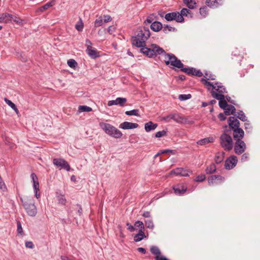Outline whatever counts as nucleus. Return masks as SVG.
<instances>
[{
	"label": "nucleus",
	"mask_w": 260,
	"mask_h": 260,
	"mask_svg": "<svg viewBox=\"0 0 260 260\" xmlns=\"http://www.w3.org/2000/svg\"><path fill=\"white\" fill-rule=\"evenodd\" d=\"M150 36V32L149 29L144 27L138 32L137 36L132 38V43L133 45L138 47L145 46L146 41Z\"/></svg>",
	"instance_id": "f257e3e1"
},
{
	"label": "nucleus",
	"mask_w": 260,
	"mask_h": 260,
	"mask_svg": "<svg viewBox=\"0 0 260 260\" xmlns=\"http://www.w3.org/2000/svg\"><path fill=\"white\" fill-rule=\"evenodd\" d=\"M141 51L149 57L156 56L157 55H160L164 52V50L156 44H151V48L141 47Z\"/></svg>",
	"instance_id": "f03ea898"
},
{
	"label": "nucleus",
	"mask_w": 260,
	"mask_h": 260,
	"mask_svg": "<svg viewBox=\"0 0 260 260\" xmlns=\"http://www.w3.org/2000/svg\"><path fill=\"white\" fill-rule=\"evenodd\" d=\"M162 54L164 56V61L166 65L170 64L178 69L182 68L184 66L181 60L178 59L174 54L167 53L165 50Z\"/></svg>",
	"instance_id": "7ed1b4c3"
},
{
	"label": "nucleus",
	"mask_w": 260,
	"mask_h": 260,
	"mask_svg": "<svg viewBox=\"0 0 260 260\" xmlns=\"http://www.w3.org/2000/svg\"><path fill=\"white\" fill-rule=\"evenodd\" d=\"M100 126L107 135L115 138H120L122 135L119 129L109 123L100 122Z\"/></svg>",
	"instance_id": "20e7f679"
},
{
	"label": "nucleus",
	"mask_w": 260,
	"mask_h": 260,
	"mask_svg": "<svg viewBox=\"0 0 260 260\" xmlns=\"http://www.w3.org/2000/svg\"><path fill=\"white\" fill-rule=\"evenodd\" d=\"M21 201L27 214L31 217L35 216L37 213V209L33 199L27 198L23 200L21 199Z\"/></svg>",
	"instance_id": "39448f33"
},
{
	"label": "nucleus",
	"mask_w": 260,
	"mask_h": 260,
	"mask_svg": "<svg viewBox=\"0 0 260 260\" xmlns=\"http://www.w3.org/2000/svg\"><path fill=\"white\" fill-rule=\"evenodd\" d=\"M220 144L225 151H230L233 148V142L231 136L223 133L220 137Z\"/></svg>",
	"instance_id": "423d86ee"
},
{
	"label": "nucleus",
	"mask_w": 260,
	"mask_h": 260,
	"mask_svg": "<svg viewBox=\"0 0 260 260\" xmlns=\"http://www.w3.org/2000/svg\"><path fill=\"white\" fill-rule=\"evenodd\" d=\"M191 174H192V172L188 170H185L182 168H178L171 171L166 177H189Z\"/></svg>",
	"instance_id": "0eeeda50"
},
{
	"label": "nucleus",
	"mask_w": 260,
	"mask_h": 260,
	"mask_svg": "<svg viewBox=\"0 0 260 260\" xmlns=\"http://www.w3.org/2000/svg\"><path fill=\"white\" fill-rule=\"evenodd\" d=\"M165 18L168 21L175 20L177 22H183L184 21L183 17L178 12L167 13L166 14Z\"/></svg>",
	"instance_id": "6e6552de"
},
{
	"label": "nucleus",
	"mask_w": 260,
	"mask_h": 260,
	"mask_svg": "<svg viewBox=\"0 0 260 260\" xmlns=\"http://www.w3.org/2000/svg\"><path fill=\"white\" fill-rule=\"evenodd\" d=\"M236 141L234 145V151L236 154L240 155L245 151L246 145L245 142L242 140H237Z\"/></svg>",
	"instance_id": "1a4fd4ad"
},
{
	"label": "nucleus",
	"mask_w": 260,
	"mask_h": 260,
	"mask_svg": "<svg viewBox=\"0 0 260 260\" xmlns=\"http://www.w3.org/2000/svg\"><path fill=\"white\" fill-rule=\"evenodd\" d=\"M53 164L57 168L63 169L67 171L70 170V167L67 161L62 158H54L53 159Z\"/></svg>",
	"instance_id": "9d476101"
},
{
	"label": "nucleus",
	"mask_w": 260,
	"mask_h": 260,
	"mask_svg": "<svg viewBox=\"0 0 260 260\" xmlns=\"http://www.w3.org/2000/svg\"><path fill=\"white\" fill-rule=\"evenodd\" d=\"M173 190L175 193L178 196H182L187 191L190 192L192 191L187 189L186 185L182 184H179L174 186Z\"/></svg>",
	"instance_id": "9b49d317"
},
{
	"label": "nucleus",
	"mask_w": 260,
	"mask_h": 260,
	"mask_svg": "<svg viewBox=\"0 0 260 260\" xmlns=\"http://www.w3.org/2000/svg\"><path fill=\"white\" fill-rule=\"evenodd\" d=\"M238 161L236 156L232 155L228 158L224 163V167L227 170H231L236 166Z\"/></svg>",
	"instance_id": "f8f14e48"
},
{
	"label": "nucleus",
	"mask_w": 260,
	"mask_h": 260,
	"mask_svg": "<svg viewBox=\"0 0 260 260\" xmlns=\"http://www.w3.org/2000/svg\"><path fill=\"white\" fill-rule=\"evenodd\" d=\"M151 252L155 255V260H169L163 255H160V251L158 247L155 246H152L150 248Z\"/></svg>",
	"instance_id": "ddd939ff"
},
{
	"label": "nucleus",
	"mask_w": 260,
	"mask_h": 260,
	"mask_svg": "<svg viewBox=\"0 0 260 260\" xmlns=\"http://www.w3.org/2000/svg\"><path fill=\"white\" fill-rule=\"evenodd\" d=\"M228 124L230 128L232 129H235L240 127L239 121L234 116H231L228 119Z\"/></svg>",
	"instance_id": "4468645a"
},
{
	"label": "nucleus",
	"mask_w": 260,
	"mask_h": 260,
	"mask_svg": "<svg viewBox=\"0 0 260 260\" xmlns=\"http://www.w3.org/2000/svg\"><path fill=\"white\" fill-rule=\"evenodd\" d=\"M162 119L166 122H170L171 119H173L177 122H181L183 119L182 117L176 114H171L162 118Z\"/></svg>",
	"instance_id": "2eb2a0df"
},
{
	"label": "nucleus",
	"mask_w": 260,
	"mask_h": 260,
	"mask_svg": "<svg viewBox=\"0 0 260 260\" xmlns=\"http://www.w3.org/2000/svg\"><path fill=\"white\" fill-rule=\"evenodd\" d=\"M126 101L127 100L126 98H117L115 100L109 101L108 103V105L111 106L114 105H119L120 106H123Z\"/></svg>",
	"instance_id": "dca6fc26"
},
{
	"label": "nucleus",
	"mask_w": 260,
	"mask_h": 260,
	"mask_svg": "<svg viewBox=\"0 0 260 260\" xmlns=\"http://www.w3.org/2000/svg\"><path fill=\"white\" fill-rule=\"evenodd\" d=\"M138 124L125 121L119 125V128L123 129H129L137 128Z\"/></svg>",
	"instance_id": "f3484780"
},
{
	"label": "nucleus",
	"mask_w": 260,
	"mask_h": 260,
	"mask_svg": "<svg viewBox=\"0 0 260 260\" xmlns=\"http://www.w3.org/2000/svg\"><path fill=\"white\" fill-rule=\"evenodd\" d=\"M233 135L235 140H242L244 137V132L242 128L239 127L233 130Z\"/></svg>",
	"instance_id": "a211bd4d"
},
{
	"label": "nucleus",
	"mask_w": 260,
	"mask_h": 260,
	"mask_svg": "<svg viewBox=\"0 0 260 260\" xmlns=\"http://www.w3.org/2000/svg\"><path fill=\"white\" fill-rule=\"evenodd\" d=\"M222 0H206V4L208 7L210 8H217L221 5Z\"/></svg>",
	"instance_id": "6ab92c4d"
},
{
	"label": "nucleus",
	"mask_w": 260,
	"mask_h": 260,
	"mask_svg": "<svg viewBox=\"0 0 260 260\" xmlns=\"http://www.w3.org/2000/svg\"><path fill=\"white\" fill-rule=\"evenodd\" d=\"M33 181V189L35 192V196L37 199L40 197V184L38 180H32Z\"/></svg>",
	"instance_id": "aec40b11"
},
{
	"label": "nucleus",
	"mask_w": 260,
	"mask_h": 260,
	"mask_svg": "<svg viewBox=\"0 0 260 260\" xmlns=\"http://www.w3.org/2000/svg\"><path fill=\"white\" fill-rule=\"evenodd\" d=\"M86 52L87 54L92 58H95L99 56L98 52L96 51V50L91 46L87 47Z\"/></svg>",
	"instance_id": "412c9836"
},
{
	"label": "nucleus",
	"mask_w": 260,
	"mask_h": 260,
	"mask_svg": "<svg viewBox=\"0 0 260 260\" xmlns=\"http://www.w3.org/2000/svg\"><path fill=\"white\" fill-rule=\"evenodd\" d=\"M12 18H13V15L8 13H3L0 15V22L8 23L12 21Z\"/></svg>",
	"instance_id": "4be33fe9"
},
{
	"label": "nucleus",
	"mask_w": 260,
	"mask_h": 260,
	"mask_svg": "<svg viewBox=\"0 0 260 260\" xmlns=\"http://www.w3.org/2000/svg\"><path fill=\"white\" fill-rule=\"evenodd\" d=\"M54 5H55V0H52V1H50L49 2H48V3H46V4L43 5V6L40 7L36 11V12L37 13L43 12L45 10L48 9L49 8L53 6Z\"/></svg>",
	"instance_id": "5701e85b"
},
{
	"label": "nucleus",
	"mask_w": 260,
	"mask_h": 260,
	"mask_svg": "<svg viewBox=\"0 0 260 260\" xmlns=\"http://www.w3.org/2000/svg\"><path fill=\"white\" fill-rule=\"evenodd\" d=\"M157 126V124L154 123L152 121H149L145 124V129L147 132H149L151 131L154 130Z\"/></svg>",
	"instance_id": "b1692460"
},
{
	"label": "nucleus",
	"mask_w": 260,
	"mask_h": 260,
	"mask_svg": "<svg viewBox=\"0 0 260 260\" xmlns=\"http://www.w3.org/2000/svg\"><path fill=\"white\" fill-rule=\"evenodd\" d=\"M56 197L58 201V204L62 205H65L67 203V200L65 198L64 195L60 193L59 192H56Z\"/></svg>",
	"instance_id": "393cba45"
},
{
	"label": "nucleus",
	"mask_w": 260,
	"mask_h": 260,
	"mask_svg": "<svg viewBox=\"0 0 260 260\" xmlns=\"http://www.w3.org/2000/svg\"><path fill=\"white\" fill-rule=\"evenodd\" d=\"M150 28L154 31H158L162 29V25L160 22L155 21L151 24Z\"/></svg>",
	"instance_id": "a878e982"
},
{
	"label": "nucleus",
	"mask_w": 260,
	"mask_h": 260,
	"mask_svg": "<svg viewBox=\"0 0 260 260\" xmlns=\"http://www.w3.org/2000/svg\"><path fill=\"white\" fill-rule=\"evenodd\" d=\"M146 236L143 230L140 229L138 234L134 236V240L136 242H139L143 240Z\"/></svg>",
	"instance_id": "bb28decb"
},
{
	"label": "nucleus",
	"mask_w": 260,
	"mask_h": 260,
	"mask_svg": "<svg viewBox=\"0 0 260 260\" xmlns=\"http://www.w3.org/2000/svg\"><path fill=\"white\" fill-rule=\"evenodd\" d=\"M224 110V113L226 115L234 114L236 112L235 107L232 105H229Z\"/></svg>",
	"instance_id": "cd10ccee"
},
{
	"label": "nucleus",
	"mask_w": 260,
	"mask_h": 260,
	"mask_svg": "<svg viewBox=\"0 0 260 260\" xmlns=\"http://www.w3.org/2000/svg\"><path fill=\"white\" fill-rule=\"evenodd\" d=\"M214 139L212 137H209L207 138H204L202 140H199L197 144L199 145H203L206 144H208L209 143H212L214 141Z\"/></svg>",
	"instance_id": "c85d7f7f"
},
{
	"label": "nucleus",
	"mask_w": 260,
	"mask_h": 260,
	"mask_svg": "<svg viewBox=\"0 0 260 260\" xmlns=\"http://www.w3.org/2000/svg\"><path fill=\"white\" fill-rule=\"evenodd\" d=\"M216 86L215 88H213V89H215L217 91H218L219 93H226V89L221 85V83H219L218 82H216L215 83V85Z\"/></svg>",
	"instance_id": "c756f323"
},
{
	"label": "nucleus",
	"mask_w": 260,
	"mask_h": 260,
	"mask_svg": "<svg viewBox=\"0 0 260 260\" xmlns=\"http://www.w3.org/2000/svg\"><path fill=\"white\" fill-rule=\"evenodd\" d=\"M211 95L213 98L220 101L222 99H224V95L222 94L223 93H217L214 90H212L211 92Z\"/></svg>",
	"instance_id": "7c9ffc66"
},
{
	"label": "nucleus",
	"mask_w": 260,
	"mask_h": 260,
	"mask_svg": "<svg viewBox=\"0 0 260 260\" xmlns=\"http://www.w3.org/2000/svg\"><path fill=\"white\" fill-rule=\"evenodd\" d=\"M201 81L203 84L206 86L208 89V90H210L211 88L213 89V88H215L216 86L213 85V84L205 79L204 78L201 79Z\"/></svg>",
	"instance_id": "2f4dec72"
},
{
	"label": "nucleus",
	"mask_w": 260,
	"mask_h": 260,
	"mask_svg": "<svg viewBox=\"0 0 260 260\" xmlns=\"http://www.w3.org/2000/svg\"><path fill=\"white\" fill-rule=\"evenodd\" d=\"M224 154V152H219L216 154L215 161L216 164H219L223 160Z\"/></svg>",
	"instance_id": "473e14b6"
},
{
	"label": "nucleus",
	"mask_w": 260,
	"mask_h": 260,
	"mask_svg": "<svg viewBox=\"0 0 260 260\" xmlns=\"http://www.w3.org/2000/svg\"><path fill=\"white\" fill-rule=\"evenodd\" d=\"M181 71L183 72L186 73L189 75H193V72L195 71V69L193 68H180Z\"/></svg>",
	"instance_id": "72a5a7b5"
},
{
	"label": "nucleus",
	"mask_w": 260,
	"mask_h": 260,
	"mask_svg": "<svg viewBox=\"0 0 260 260\" xmlns=\"http://www.w3.org/2000/svg\"><path fill=\"white\" fill-rule=\"evenodd\" d=\"M97 17L98 18L95 19L94 21L95 27H100L102 26L104 23L103 18L102 16H100L99 17L97 16Z\"/></svg>",
	"instance_id": "f704fd0d"
},
{
	"label": "nucleus",
	"mask_w": 260,
	"mask_h": 260,
	"mask_svg": "<svg viewBox=\"0 0 260 260\" xmlns=\"http://www.w3.org/2000/svg\"><path fill=\"white\" fill-rule=\"evenodd\" d=\"M235 115L243 121H246L247 120L246 116L242 111H240L238 112L237 114H235Z\"/></svg>",
	"instance_id": "c9c22d12"
},
{
	"label": "nucleus",
	"mask_w": 260,
	"mask_h": 260,
	"mask_svg": "<svg viewBox=\"0 0 260 260\" xmlns=\"http://www.w3.org/2000/svg\"><path fill=\"white\" fill-rule=\"evenodd\" d=\"M139 110L138 109H134L131 111H127L125 112V114L128 116L135 115L137 116H139L140 114L139 113Z\"/></svg>",
	"instance_id": "e433bc0d"
},
{
	"label": "nucleus",
	"mask_w": 260,
	"mask_h": 260,
	"mask_svg": "<svg viewBox=\"0 0 260 260\" xmlns=\"http://www.w3.org/2000/svg\"><path fill=\"white\" fill-rule=\"evenodd\" d=\"M176 30L175 27H172L169 25H164L162 26V30L165 33H167L168 31H174Z\"/></svg>",
	"instance_id": "4c0bfd02"
},
{
	"label": "nucleus",
	"mask_w": 260,
	"mask_h": 260,
	"mask_svg": "<svg viewBox=\"0 0 260 260\" xmlns=\"http://www.w3.org/2000/svg\"><path fill=\"white\" fill-rule=\"evenodd\" d=\"M216 170V167L215 165L212 164L208 167L206 169L207 174H212L214 173Z\"/></svg>",
	"instance_id": "58836bf2"
},
{
	"label": "nucleus",
	"mask_w": 260,
	"mask_h": 260,
	"mask_svg": "<svg viewBox=\"0 0 260 260\" xmlns=\"http://www.w3.org/2000/svg\"><path fill=\"white\" fill-rule=\"evenodd\" d=\"M79 111L80 112H90L92 111V108L87 106H79Z\"/></svg>",
	"instance_id": "ea45409f"
},
{
	"label": "nucleus",
	"mask_w": 260,
	"mask_h": 260,
	"mask_svg": "<svg viewBox=\"0 0 260 260\" xmlns=\"http://www.w3.org/2000/svg\"><path fill=\"white\" fill-rule=\"evenodd\" d=\"M229 104H228L226 101L224 100V99L221 100L219 101V107L224 110L228 107Z\"/></svg>",
	"instance_id": "a19ab883"
},
{
	"label": "nucleus",
	"mask_w": 260,
	"mask_h": 260,
	"mask_svg": "<svg viewBox=\"0 0 260 260\" xmlns=\"http://www.w3.org/2000/svg\"><path fill=\"white\" fill-rule=\"evenodd\" d=\"M145 226L149 229H153L154 227L153 221L152 219H148L145 221Z\"/></svg>",
	"instance_id": "79ce46f5"
},
{
	"label": "nucleus",
	"mask_w": 260,
	"mask_h": 260,
	"mask_svg": "<svg viewBox=\"0 0 260 260\" xmlns=\"http://www.w3.org/2000/svg\"><path fill=\"white\" fill-rule=\"evenodd\" d=\"M204 77H205L207 80H214L216 79V76L215 75L207 72L205 73Z\"/></svg>",
	"instance_id": "37998d69"
},
{
	"label": "nucleus",
	"mask_w": 260,
	"mask_h": 260,
	"mask_svg": "<svg viewBox=\"0 0 260 260\" xmlns=\"http://www.w3.org/2000/svg\"><path fill=\"white\" fill-rule=\"evenodd\" d=\"M67 63L68 66L72 68H75L76 66H77V62L73 59H70L68 60Z\"/></svg>",
	"instance_id": "c03bdc74"
},
{
	"label": "nucleus",
	"mask_w": 260,
	"mask_h": 260,
	"mask_svg": "<svg viewBox=\"0 0 260 260\" xmlns=\"http://www.w3.org/2000/svg\"><path fill=\"white\" fill-rule=\"evenodd\" d=\"M191 98V95L190 94H180L179 95V99L180 101H185L188 99H190Z\"/></svg>",
	"instance_id": "a18cd8bd"
},
{
	"label": "nucleus",
	"mask_w": 260,
	"mask_h": 260,
	"mask_svg": "<svg viewBox=\"0 0 260 260\" xmlns=\"http://www.w3.org/2000/svg\"><path fill=\"white\" fill-rule=\"evenodd\" d=\"M75 28L79 31H82L83 24L81 19H80V21L76 24Z\"/></svg>",
	"instance_id": "49530a36"
},
{
	"label": "nucleus",
	"mask_w": 260,
	"mask_h": 260,
	"mask_svg": "<svg viewBox=\"0 0 260 260\" xmlns=\"http://www.w3.org/2000/svg\"><path fill=\"white\" fill-rule=\"evenodd\" d=\"M17 232L20 235H22L23 233V229L20 221H17Z\"/></svg>",
	"instance_id": "de8ad7c7"
},
{
	"label": "nucleus",
	"mask_w": 260,
	"mask_h": 260,
	"mask_svg": "<svg viewBox=\"0 0 260 260\" xmlns=\"http://www.w3.org/2000/svg\"><path fill=\"white\" fill-rule=\"evenodd\" d=\"M167 132L165 130H163L162 131H159V132H157L155 134V136L156 138H160L163 136H167Z\"/></svg>",
	"instance_id": "09e8293b"
},
{
	"label": "nucleus",
	"mask_w": 260,
	"mask_h": 260,
	"mask_svg": "<svg viewBox=\"0 0 260 260\" xmlns=\"http://www.w3.org/2000/svg\"><path fill=\"white\" fill-rule=\"evenodd\" d=\"M200 13L201 15L205 17L207 14V8L206 6H204L200 9Z\"/></svg>",
	"instance_id": "8fccbe9b"
},
{
	"label": "nucleus",
	"mask_w": 260,
	"mask_h": 260,
	"mask_svg": "<svg viewBox=\"0 0 260 260\" xmlns=\"http://www.w3.org/2000/svg\"><path fill=\"white\" fill-rule=\"evenodd\" d=\"M183 17V16H187L188 14H190V11L186 8H183L180 13Z\"/></svg>",
	"instance_id": "3c124183"
},
{
	"label": "nucleus",
	"mask_w": 260,
	"mask_h": 260,
	"mask_svg": "<svg viewBox=\"0 0 260 260\" xmlns=\"http://www.w3.org/2000/svg\"><path fill=\"white\" fill-rule=\"evenodd\" d=\"M135 226L140 228V229H142V230L144 229V223L142 221H137L135 223Z\"/></svg>",
	"instance_id": "603ef678"
},
{
	"label": "nucleus",
	"mask_w": 260,
	"mask_h": 260,
	"mask_svg": "<svg viewBox=\"0 0 260 260\" xmlns=\"http://www.w3.org/2000/svg\"><path fill=\"white\" fill-rule=\"evenodd\" d=\"M102 17L103 18L104 23H107V22H110L111 21H112V19L110 15H104Z\"/></svg>",
	"instance_id": "864d4df0"
},
{
	"label": "nucleus",
	"mask_w": 260,
	"mask_h": 260,
	"mask_svg": "<svg viewBox=\"0 0 260 260\" xmlns=\"http://www.w3.org/2000/svg\"><path fill=\"white\" fill-rule=\"evenodd\" d=\"M5 101L12 109L15 108L16 105L10 100L7 98H5Z\"/></svg>",
	"instance_id": "5fc2aeb1"
},
{
	"label": "nucleus",
	"mask_w": 260,
	"mask_h": 260,
	"mask_svg": "<svg viewBox=\"0 0 260 260\" xmlns=\"http://www.w3.org/2000/svg\"><path fill=\"white\" fill-rule=\"evenodd\" d=\"M115 29H116V28L114 26L111 25L108 27L107 31L109 33V34L112 35L113 34V32H115Z\"/></svg>",
	"instance_id": "6e6d98bb"
},
{
	"label": "nucleus",
	"mask_w": 260,
	"mask_h": 260,
	"mask_svg": "<svg viewBox=\"0 0 260 260\" xmlns=\"http://www.w3.org/2000/svg\"><path fill=\"white\" fill-rule=\"evenodd\" d=\"M6 186L3 181V180H0V189L3 191L6 190Z\"/></svg>",
	"instance_id": "4d7b16f0"
},
{
	"label": "nucleus",
	"mask_w": 260,
	"mask_h": 260,
	"mask_svg": "<svg viewBox=\"0 0 260 260\" xmlns=\"http://www.w3.org/2000/svg\"><path fill=\"white\" fill-rule=\"evenodd\" d=\"M203 73L200 70H197L195 69V71L193 72L194 76H196L197 77H202L203 76Z\"/></svg>",
	"instance_id": "13d9d810"
},
{
	"label": "nucleus",
	"mask_w": 260,
	"mask_h": 260,
	"mask_svg": "<svg viewBox=\"0 0 260 260\" xmlns=\"http://www.w3.org/2000/svg\"><path fill=\"white\" fill-rule=\"evenodd\" d=\"M12 21H13L17 24H19L21 22L22 20L16 16H13V18H12Z\"/></svg>",
	"instance_id": "bf43d9fd"
},
{
	"label": "nucleus",
	"mask_w": 260,
	"mask_h": 260,
	"mask_svg": "<svg viewBox=\"0 0 260 260\" xmlns=\"http://www.w3.org/2000/svg\"><path fill=\"white\" fill-rule=\"evenodd\" d=\"M249 158V154L248 153H244L241 157V160L243 161H246Z\"/></svg>",
	"instance_id": "052dcab7"
},
{
	"label": "nucleus",
	"mask_w": 260,
	"mask_h": 260,
	"mask_svg": "<svg viewBox=\"0 0 260 260\" xmlns=\"http://www.w3.org/2000/svg\"><path fill=\"white\" fill-rule=\"evenodd\" d=\"M25 245L26 247L29 248H32L34 246L32 242L30 241L26 242Z\"/></svg>",
	"instance_id": "680f3d73"
},
{
	"label": "nucleus",
	"mask_w": 260,
	"mask_h": 260,
	"mask_svg": "<svg viewBox=\"0 0 260 260\" xmlns=\"http://www.w3.org/2000/svg\"><path fill=\"white\" fill-rule=\"evenodd\" d=\"M225 113L223 114V113H221L219 114L218 117L221 121H223L226 119V117L225 116Z\"/></svg>",
	"instance_id": "e2e57ef3"
},
{
	"label": "nucleus",
	"mask_w": 260,
	"mask_h": 260,
	"mask_svg": "<svg viewBox=\"0 0 260 260\" xmlns=\"http://www.w3.org/2000/svg\"><path fill=\"white\" fill-rule=\"evenodd\" d=\"M126 225L128 226V230L131 232H134L135 230V228L129 224V223L127 222L126 223Z\"/></svg>",
	"instance_id": "0e129e2a"
},
{
	"label": "nucleus",
	"mask_w": 260,
	"mask_h": 260,
	"mask_svg": "<svg viewBox=\"0 0 260 260\" xmlns=\"http://www.w3.org/2000/svg\"><path fill=\"white\" fill-rule=\"evenodd\" d=\"M142 216L145 218L150 217L151 216L150 213L149 211H145L142 214Z\"/></svg>",
	"instance_id": "69168bd1"
},
{
	"label": "nucleus",
	"mask_w": 260,
	"mask_h": 260,
	"mask_svg": "<svg viewBox=\"0 0 260 260\" xmlns=\"http://www.w3.org/2000/svg\"><path fill=\"white\" fill-rule=\"evenodd\" d=\"M196 5V3L195 2H193V1L191 2V3L187 5V6L189 9H193L195 8Z\"/></svg>",
	"instance_id": "338daca9"
},
{
	"label": "nucleus",
	"mask_w": 260,
	"mask_h": 260,
	"mask_svg": "<svg viewBox=\"0 0 260 260\" xmlns=\"http://www.w3.org/2000/svg\"><path fill=\"white\" fill-rule=\"evenodd\" d=\"M160 151L161 154H165V153H172L173 150H171V149H166V150H160Z\"/></svg>",
	"instance_id": "774afa93"
}]
</instances>
